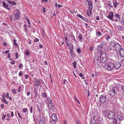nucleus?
Listing matches in <instances>:
<instances>
[{
	"label": "nucleus",
	"mask_w": 124,
	"mask_h": 124,
	"mask_svg": "<svg viewBox=\"0 0 124 124\" xmlns=\"http://www.w3.org/2000/svg\"><path fill=\"white\" fill-rule=\"evenodd\" d=\"M12 92L13 93H16V90L15 89H13L12 90Z\"/></svg>",
	"instance_id": "obj_45"
},
{
	"label": "nucleus",
	"mask_w": 124,
	"mask_h": 124,
	"mask_svg": "<svg viewBox=\"0 0 124 124\" xmlns=\"http://www.w3.org/2000/svg\"><path fill=\"white\" fill-rule=\"evenodd\" d=\"M26 20H27V22H28V23L29 24H30V21L28 20V18H26Z\"/></svg>",
	"instance_id": "obj_61"
},
{
	"label": "nucleus",
	"mask_w": 124,
	"mask_h": 124,
	"mask_svg": "<svg viewBox=\"0 0 124 124\" xmlns=\"http://www.w3.org/2000/svg\"><path fill=\"white\" fill-rule=\"evenodd\" d=\"M108 118L109 119H113V117L115 116V112L114 110H112L111 111L108 110Z\"/></svg>",
	"instance_id": "obj_4"
},
{
	"label": "nucleus",
	"mask_w": 124,
	"mask_h": 124,
	"mask_svg": "<svg viewBox=\"0 0 124 124\" xmlns=\"http://www.w3.org/2000/svg\"><path fill=\"white\" fill-rule=\"evenodd\" d=\"M2 2L3 6L6 9L9 10L10 9V5L7 4L4 1H3Z\"/></svg>",
	"instance_id": "obj_8"
},
{
	"label": "nucleus",
	"mask_w": 124,
	"mask_h": 124,
	"mask_svg": "<svg viewBox=\"0 0 124 124\" xmlns=\"http://www.w3.org/2000/svg\"><path fill=\"white\" fill-rule=\"evenodd\" d=\"M110 38V37L108 35H106V39L107 40H108Z\"/></svg>",
	"instance_id": "obj_42"
},
{
	"label": "nucleus",
	"mask_w": 124,
	"mask_h": 124,
	"mask_svg": "<svg viewBox=\"0 0 124 124\" xmlns=\"http://www.w3.org/2000/svg\"><path fill=\"white\" fill-rule=\"evenodd\" d=\"M108 50L110 53H111L112 54H114L115 52V51L114 49L112 48L111 47H109L108 49Z\"/></svg>",
	"instance_id": "obj_18"
},
{
	"label": "nucleus",
	"mask_w": 124,
	"mask_h": 124,
	"mask_svg": "<svg viewBox=\"0 0 124 124\" xmlns=\"http://www.w3.org/2000/svg\"><path fill=\"white\" fill-rule=\"evenodd\" d=\"M11 116L12 117H13L14 116V113L13 111H12L11 113Z\"/></svg>",
	"instance_id": "obj_62"
},
{
	"label": "nucleus",
	"mask_w": 124,
	"mask_h": 124,
	"mask_svg": "<svg viewBox=\"0 0 124 124\" xmlns=\"http://www.w3.org/2000/svg\"><path fill=\"white\" fill-rule=\"evenodd\" d=\"M24 26L25 27H24V29H25V31H26L27 30V26L25 25H24Z\"/></svg>",
	"instance_id": "obj_54"
},
{
	"label": "nucleus",
	"mask_w": 124,
	"mask_h": 124,
	"mask_svg": "<svg viewBox=\"0 0 124 124\" xmlns=\"http://www.w3.org/2000/svg\"><path fill=\"white\" fill-rule=\"evenodd\" d=\"M1 101L4 102L5 104H7L8 103V101L6 100V98H3L1 99Z\"/></svg>",
	"instance_id": "obj_27"
},
{
	"label": "nucleus",
	"mask_w": 124,
	"mask_h": 124,
	"mask_svg": "<svg viewBox=\"0 0 124 124\" xmlns=\"http://www.w3.org/2000/svg\"><path fill=\"white\" fill-rule=\"evenodd\" d=\"M78 38L80 40H82V36L81 34H80Z\"/></svg>",
	"instance_id": "obj_47"
},
{
	"label": "nucleus",
	"mask_w": 124,
	"mask_h": 124,
	"mask_svg": "<svg viewBox=\"0 0 124 124\" xmlns=\"http://www.w3.org/2000/svg\"><path fill=\"white\" fill-rule=\"evenodd\" d=\"M95 18L97 20H99V18L98 16H95Z\"/></svg>",
	"instance_id": "obj_58"
},
{
	"label": "nucleus",
	"mask_w": 124,
	"mask_h": 124,
	"mask_svg": "<svg viewBox=\"0 0 124 124\" xmlns=\"http://www.w3.org/2000/svg\"><path fill=\"white\" fill-rule=\"evenodd\" d=\"M21 86H19L17 89V91L19 93L21 92Z\"/></svg>",
	"instance_id": "obj_34"
},
{
	"label": "nucleus",
	"mask_w": 124,
	"mask_h": 124,
	"mask_svg": "<svg viewBox=\"0 0 124 124\" xmlns=\"http://www.w3.org/2000/svg\"><path fill=\"white\" fill-rule=\"evenodd\" d=\"M121 66V64L119 62H116L114 65V67L116 69H119Z\"/></svg>",
	"instance_id": "obj_9"
},
{
	"label": "nucleus",
	"mask_w": 124,
	"mask_h": 124,
	"mask_svg": "<svg viewBox=\"0 0 124 124\" xmlns=\"http://www.w3.org/2000/svg\"><path fill=\"white\" fill-rule=\"evenodd\" d=\"M106 42L105 41H102L101 42V44H102L104 45L106 44Z\"/></svg>",
	"instance_id": "obj_49"
},
{
	"label": "nucleus",
	"mask_w": 124,
	"mask_h": 124,
	"mask_svg": "<svg viewBox=\"0 0 124 124\" xmlns=\"http://www.w3.org/2000/svg\"><path fill=\"white\" fill-rule=\"evenodd\" d=\"M9 17L10 19V20L11 22H12V16L11 15H10L9 16Z\"/></svg>",
	"instance_id": "obj_52"
},
{
	"label": "nucleus",
	"mask_w": 124,
	"mask_h": 124,
	"mask_svg": "<svg viewBox=\"0 0 124 124\" xmlns=\"http://www.w3.org/2000/svg\"><path fill=\"white\" fill-rule=\"evenodd\" d=\"M15 63V62L14 61H12L11 62V64H14Z\"/></svg>",
	"instance_id": "obj_55"
},
{
	"label": "nucleus",
	"mask_w": 124,
	"mask_h": 124,
	"mask_svg": "<svg viewBox=\"0 0 124 124\" xmlns=\"http://www.w3.org/2000/svg\"><path fill=\"white\" fill-rule=\"evenodd\" d=\"M49 109L51 110L53 109L54 108L53 105L51 103H49Z\"/></svg>",
	"instance_id": "obj_22"
},
{
	"label": "nucleus",
	"mask_w": 124,
	"mask_h": 124,
	"mask_svg": "<svg viewBox=\"0 0 124 124\" xmlns=\"http://www.w3.org/2000/svg\"><path fill=\"white\" fill-rule=\"evenodd\" d=\"M87 1L88 2V5H91V4H93L92 2L90 0H87Z\"/></svg>",
	"instance_id": "obj_44"
},
{
	"label": "nucleus",
	"mask_w": 124,
	"mask_h": 124,
	"mask_svg": "<svg viewBox=\"0 0 124 124\" xmlns=\"http://www.w3.org/2000/svg\"><path fill=\"white\" fill-rule=\"evenodd\" d=\"M113 119V124H116L117 123V120L116 119Z\"/></svg>",
	"instance_id": "obj_33"
},
{
	"label": "nucleus",
	"mask_w": 124,
	"mask_h": 124,
	"mask_svg": "<svg viewBox=\"0 0 124 124\" xmlns=\"http://www.w3.org/2000/svg\"><path fill=\"white\" fill-rule=\"evenodd\" d=\"M34 83L35 85L36 86H39L40 83H41L36 78L35 79Z\"/></svg>",
	"instance_id": "obj_10"
},
{
	"label": "nucleus",
	"mask_w": 124,
	"mask_h": 124,
	"mask_svg": "<svg viewBox=\"0 0 124 124\" xmlns=\"http://www.w3.org/2000/svg\"><path fill=\"white\" fill-rule=\"evenodd\" d=\"M15 56L16 58V59H17L18 58V55L19 54L17 52H16L15 53Z\"/></svg>",
	"instance_id": "obj_41"
},
{
	"label": "nucleus",
	"mask_w": 124,
	"mask_h": 124,
	"mask_svg": "<svg viewBox=\"0 0 124 124\" xmlns=\"http://www.w3.org/2000/svg\"><path fill=\"white\" fill-rule=\"evenodd\" d=\"M13 43L14 45H15L16 46H18V44L16 43V40L15 39H14L13 40Z\"/></svg>",
	"instance_id": "obj_30"
},
{
	"label": "nucleus",
	"mask_w": 124,
	"mask_h": 124,
	"mask_svg": "<svg viewBox=\"0 0 124 124\" xmlns=\"http://www.w3.org/2000/svg\"><path fill=\"white\" fill-rule=\"evenodd\" d=\"M92 5L93 4L89 5V8L90 9V12L92 10V8H93V6H92Z\"/></svg>",
	"instance_id": "obj_37"
},
{
	"label": "nucleus",
	"mask_w": 124,
	"mask_h": 124,
	"mask_svg": "<svg viewBox=\"0 0 124 124\" xmlns=\"http://www.w3.org/2000/svg\"><path fill=\"white\" fill-rule=\"evenodd\" d=\"M23 67V65L21 63H20L18 65V67L19 68H21Z\"/></svg>",
	"instance_id": "obj_48"
},
{
	"label": "nucleus",
	"mask_w": 124,
	"mask_h": 124,
	"mask_svg": "<svg viewBox=\"0 0 124 124\" xmlns=\"http://www.w3.org/2000/svg\"><path fill=\"white\" fill-rule=\"evenodd\" d=\"M54 114H53L52 116V118L53 121V122H52L51 121H50V124H54Z\"/></svg>",
	"instance_id": "obj_21"
},
{
	"label": "nucleus",
	"mask_w": 124,
	"mask_h": 124,
	"mask_svg": "<svg viewBox=\"0 0 124 124\" xmlns=\"http://www.w3.org/2000/svg\"><path fill=\"white\" fill-rule=\"evenodd\" d=\"M106 96L105 95L102 94L100 97L99 101L101 103H105L106 101Z\"/></svg>",
	"instance_id": "obj_5"
},
{
	"label": "nucleus",
	"mask_w": 124,
	"mask_h": 124,
	"mask_svg": "<svg viewBox=\"0 0 124 124\" xmlns=\"http://www.w3.org/2000/svg\"><path fill=\"white\" fill-rule=\"evenodd\" d=\"M96 33L97 36L99 37H100L101 35V32L99 31H98L97 32L96 31Z\"/></svg>",
	"instance_id": "obj_31"
},
{
	"label": "nucleus",
	"mask_w": 124,
	"mask_h": 124,
	"mask_svg": "<svg viewBox=\"0 0 124 124\" xmlns=\"http://www.w3.org/2000/svg\"><path fill=\"white\" fill-rule=\"evenodd\" d=\"M70 45H71V46H70L69 48V49L70 51H71V52H73V46L72 44H70Z\"/></svg>",
	"instance_id": "obj_28"
},
{
	"label": "nucleus",
	"mask_w": 124,
	"mask_h": 124,
	"mask_svg": "<svg viewBox=\"0 0 124 124\" xmlns=\"http://www.w3.org/2000/svg\"><path fill=\"white\" fill-rule=\"evenodd\" d=\"M6 116V115H3V116H2V120H3L5 117Z\"/></svg>",
	"instance_id": "obj_60"
},
{
	"label": "nucleus",
	"mask_w": 124,
	"mask_h": 124,
	"mask_svg": "<svg viewBox=\"0 0 124 124\" xmlns=\"http://www.w3.org/2000/svg\"><path fill=\"white\" fill-rule=\"evenodd\" d=\"M39 124H46V123L44 120V118L42 117H40L39 118Z\"/></svg>",
	"instance_id": "obj_11"
},
{
	"label": "nucleus",
	"mask_w": 124,
	"mask_h": 124,
	"mask_svg": "<svg viewBox=\"0 0 124 124\" xmlns=\"http://www.w3.org/2000/svg\"><path fill=\"white\" fill-rule=\"evenodd\" d=\"M120 15L117 14H115V16L116 18L119 19H120Z\"/></svg>",
	"instance_id": "obj_29"
},
{
	"label": "nucleus",
	"mask_w": 124,
	"mask_h": 124,
	"mask_svg": "<svg viewBox=\"0 0 124 124\" xmlns=\"http://www.w3.org/2000/svg\"><path fill=\"white\" fill-rule=\"evenodd\" d=\"M114 47L115 50L116 52H119V50L122 48L121 45L119 44H118L117 43L116 44Z\"/></svg>",
	"instance_id": "obj_6"
},
{
	"label": "nucleus",
	"mask_w": 124,
	"mask_h": 124,
	"mask_svg": "<svg viewBox=\"0 0 124 124\" xmlns=\"http://www.w3.org/2000/svg\"><path fill=\"white\" fill-rule=\"evenodd\" d=\"M76 64H77L76 62L75 61L74 62L72 63V65H73V66L74 68H76Z\"/></svg>",
	"instance_id": "obj_36"
},
{
	"label": "nucleus",
	"mask_w": 124,
	"mask_h": 124,
	"mask_svg": "<svg viewBox=\"0 0 124 124\" xmlns=\"http://www.w3.org/2000/svg\"><path fill=\"white\" fill-rule=\"evenodd\" d=\"M77 52L78 54H80V53L81 52V50L79 48H77Z\"/></svg>",
	"instance_id": "obj_38"
},
{
	"label": "nucleus",
	"mask_w": 124,
	"mask_h": 124,
	"mask_svg": "<svg viewBox=\"0 0 124 124\" xmlns=\"http://www.w3.org/2000/svg\"><path fill=\"white\" fill-rule=\"evenodd\" d=\"M77 16L81 19H82L83 20L85 21V22H87L88 21V19L82 16L80 14H78L77 15Z\"/></svg>",
	"instance_id": "obj_16"
},
{
	"label": "nucleus",
	"mask_w": 124,
	"mask_h": 124,
	"mask_svg": "<svg viewBox=\"0 0 124 124\" xmlns=\"http://www.w3.org/2000/svg\"><path fill=\"white\" fill-rule=\"evenodd\" d=\"M113 12H111L109 13V15L107 16V17L109 19H110L111 20L114 21V20L113 19Z\"/></svg>",
	"instance_id": "obj_7"
},
{
	"label": "nucleus",
	"mask_w": 124,
	"mask_h": 124,
	"mask_svg": "<svg viewBox=\"0 0 124 124\" xmlns=\"http://www.w3.org/2000/svg\"><path fill=\"white\" fill-rule=\"evenodd\" d=\"M124 118V117L121 115L118 116L117 117V119L119 121L123 120Z\"/></svg>",
	"instance_id": "obj_17"
},
{
	"label": "nucleus",
	"mask_w": 124,
	"mask_h": 124,
	"mask_svg": "<svg viewBox=\"0 0 124 124\" xmlns=\"http://www.w3.org/2000/svg\"><path fill=\"white\" fill-rule=\"evenodd\" d=\"M8 57L9 58H11V55L10 54H8Z\"/></svg>",
	"instance_id": "obj_63"
},
{
	"label": "nucleus",
	"mask_w": 124,
	"mask_h": 124,
	"mask_svg": "<svg viewBox=\"0 0 124 124\" xmlns=\"http://www.w3.org/2000/svg\"><path fill=\"white\" fill-rule=\"evenodd\" d=\"M24 54L25 55L28 56L30 54V53L29 50L27 49L24 52Z\"/></svg>",
	"instance_id": "obj_24"
},
{
	"label": "nucleus",
	"mask_w": 124,
	"mask_h": 124,
	"mask_svg": "<svg viewBox=\"0 0 124 124\" xmlns=\"http://www.w3.org/2000/svg\"><path fill=\"white\" fill-rule=\"evenodd\" d=\"M41 95L42 97H43L44 98H46L47 96L46 93H42Z\"/></svg>",
	"instance_id": "obj_35"
},
{
	"label": "nucleus",
	"mask_w": 124,
	"mask_h": 124,
	"mask_svg": "<svg viewBox=\"0 0 124 124\" xmlns=\"http://www.w3.org/2000/svg\"><path fill=\"white\" fill-rule=\"evenodd\" d=\"M9 4L13 5H16V3L10 0H7Z\"/></svg>",
	"instance_id": "obj_19"
},
{
	"label": "nucleus",
	"mask_w": 124,
	"mask_h": 124,
	"mask_svg": "<svg viewBox=\"0 0 124 124\" xmlns=\"http://www.w3.org/2000/svg\"><path fill=\"white\" fill-rule=\"evenodd\" d=\"M120 55L123 57H124V49L122 48L119 50Z\"/></svg>",
	"instance_id": "obj_13"
},
{
	"label": "nucleus",
	"mask_w": 124,
	"mask_h": 124,
	"mask_svg": "<svg viewBox=\"0 0 124 124\" xmlns=\"http://www.w3.org/2000/svg\"><path fill=\"white\" fill-rule=\"evenodd\" d=\"M23 75V73L21 71H20L19 72V75L20 76H21Z\"/></svg>",
	"instance_id": "obj_56"
},
{
	"label": "nucleus",
	"mask_w": 124,
	"mask_h": 124,
	"mask_svg": "<svg viewBox=\"0 0 124 124\" xmlns=\"http://www.w3.org/2000/svg\"><path fill=\"white\" fill-rule=\"evenodd\" d=\"M9 94L8 93H6V97L8 98H9Z\"/></svg>",
	"instance_id": "obj_59"
},
{
	"label": "nucleus",
	"mask_w": 124,
	"mask_h": 124,
	"mask_svg": "<svg viewBox=\"0 0 124 124\" xmlns=\"http://www.w3.org/2000/svg\"><path fill=\"white\" fill-rule=\"evenodd\" d=\"M27 111L28 109L27 108H24L23 109L22 112H23L25 113Z\"/></svg>",
	"instance_id": "obj_39"
},
{
	"label": "nucleus",
	"mask_w": 124,
	"mask_h": 124,
	"mask_svg": "<svg viewBox=\"0 0 124 124\" xmlns=\"http://www.w3.org/2000/svg\"><path fill=\"white\" fill-rule=\"evenodd\" d=\"M111 3H108V4L107 5V7L108 8L110 9H111V8L113 7V6L111 4Z\"/></svg>",
	"instance_id": "obj_26"
},
{
	"label": "nucleus",
	"mask_w": 124,
	"mask_h": 124,
	"mask_svg": "<svg viewBox=\"0 0 124 124\" xmlns=\"http://www.w3.org/2000/svg\"><path fill=\"white\" fill-rule=\"evenodd\" d=\"M113 4L115 8H116L117 4H118V3H117V2L116 0H113Z\"/></svg>",
	"instance_id": "obj_20"
},
{
	"label": "nucleus",
	"mask_w": 124,
	"mask_h": 124,
	"mask_svg": "<svg viewBox=\"0 0 124 124\" xmlns=\"http://www.w3.org/2000/svg\"><path fill=\"white\" fill-rule=\"evenodd\" d=\"M108 110H106L102 111L103 115L105 117H107L108 118Z\"/></svg>",
	"instance_id": "obj_12"
},
{
	"label": "nucleus",
	"mask_w": 124,
	"mask_h": 124,
	"mask_svg": "<svg viewBox=\"0 0 124 124\" xmlns=\"http://www.w3.org/2000/svg\"><path fill=\"white\" fill-rule=\"evenodd\" d=\"M71 37L72 39L74 40L73 42H74V43L76 44H77L78 43V41L76 40L74 36L72 35H71Z\"/></svg>",
	"instance_id": "obj_23"
},
{
	"label": "nucleus",
	"mask_w": 124,
	"mask_h": 124,
	"mask_svg": "<svg viewBox=\"0 0 124 124\" xmlns=\"http://www.w3.org/2000/svg\"><path fill=\"white\" fill-rule=\"evenodd\" d=\"M94 47L93 46H90L89 48V50L90 51H91L93 50Z\"/></svg>",
	"instance_id": "obj_40"
},
{
	"label": "nucleus",
	"mask_w": 124,
	"mask_h": 124,
	"mask_svg": "<svg viewBox=\"0 0 124 124\" xmlns=\"http://www.w3.org/2000/svg\"><path fill=\"white\" fill-rule=\"evenodd\" d=\"M111 97L110 98H109V99H108V100L107 101L108 102V103H110L112 102V100H111Z\"/></svg>",
	"instance_id": "obj_43"
},
{
	"label": "nucleus",
	"mask_w": 124,
	"mask_h": 124,
	"mask_svg": "<svg viewBox=\"0 0 124 124\" xmlns=\"http://www.w3.org/2000/svg\"><path fill=\"white\" fill-rule=\"evenodd\" d=\"M74 98L75 99V100L76 101L78 102V103L79 104H80V102L77 99V98L76 97V96H74Z\"/></svg>",
	"instance_id": "obj_50"
},
{
	"label": "nucleus",
	"mask_w": 124,
	"mask_h": 124,
	"mask_svg": "<svg viewBox=\"0 0 124 124\" xmlns=\"http://www.w3.org/2000/svg\"><path fill=\"white\" fill-rule=\"evenodd\" d=\"M55 6L56 7H58V8L61 7L62 6L59 4H57V2L55 3Z\"/></svg>",
	"instance_id": "obj_32"
},
{
	"label": "nucleus",
	"mask_w": 124,
	"mask_h": 124,
	"mask_svg": "<svg viewBox=\"0 0 124 124\" xmlns=\"http://www.w3.org/2000/svg\"><path fill=\"white\" fill-rule=\"evenodd\" d=\"M29 77V76L28 75H26L25 77V78L26 79H28Z\"/></svg>",
	"instance_id": "obj_57"
},
{
	"label": "nucleus",
	"mask_w": 124,
	"mask_h": 124,
	"mask_svg": "<svg viewBox=\"0 0 124 124\" xmlns=\"http://www.w3.org/2000/svg\"><path fill=\"white\" fill-rule=\"evenodd\" d=\"M34 94L35 98H36H36L37 97V96L38 92H34Z\"/></svg>",
	"instance_id": "obj_46"
},
{
	"label": "nucleus",
	"mask_w": 124,
	"mask_h": 124,
	"mask_svg": "<svg viewBox=\"0 0 124 124\" xmlns=\"http://www.w3.org/2000/svg\"><path fill=\"white\" fill-rule=\"evenodd\" d=\"M122 89L123 92H124V86H123L122 87Z\"/></svg>",
	"instance_id": "obj_64"
},
{
	"label": "nucleus",
	"mask_w": 124,
	"mask_h": 124,
	"mask_svg": "<svg viewBox=\"0 0 124 124\" xmlns=\"http://www.w3.org/2000/svg\"><path fill=\"white\" fill-rule=\"evenodd\" d=\"M108 60L107 55L105 53H102L100 57V60L101 62L105 63Z\"/></svg>",
	"instance_id": "obj_2"
},
{
	"label": "nucleus",
	"mask_w": 124,
	"mask_h": 124,
	"mask_svg": "<svg viewBox=\"0 0 124 124\" xmlns=\"http://www.w3.org/2000/svg\"><path fill=\"white\" fill-rule=\"evenodd\" d=\"M116 43H117L114 40L111 41L110 43V46L113 47H115Z\"/></svg>",
	"instance_id": "obj_14"
},
{
	"label": "nucleus",
	"mask_w": 124,
	"mask_h": 124,
	"mask_svg": "<svg viewBox=\"0 0 124 124\" xmlns=\"http://www.w3.org/2000/svg\"><path fill=\"white\" fill-rule=\"evenodd\" d=\"M39 41V39L37 38H36L34 39V41L35 42H38Z\"/></svg>",
	"instance_id": "obj_53"
},
{
	"label": "nucleus",
	"mask_w": 124,
	"mask_h": 124,
	"mask_svg": "<svg viewBox=\"0 0 124 124\" xmlns=\"http://www.w3.org/2000/svg\"><path fill=\"white\" fill-rule=\"evenodd\" d=\"M67 80L65 79H64L63 81V84H66V83H67Z\"/></svg>",
	"instance_id": "obj_51"
},
{
	"label": "nucleus",
	"mask_w": 124,
	"mask_h": 124,
	"mask_svg": "<svg viewBox=\"0 0 124 124\" xmlns=\"http://www.w3.org/2000/svg\"><path fill=\"white\" fill-rule=\"evenodd\" d=\"M105 68L107 70L110 71H112L114 69V65L111 62H109L108 64L105 65Z\"/></svg>",
	"instance_id": "obj_3"
},
{
	"label": "nucleus",
	"mask_w": 124,
	"mask_h": 124,
	"mask_svg": "<svg viewBox=\"0 0 124 124\" xmlns=\"http://www.w3.org/2000/svg\"><path fill=\"white\" fill-rule=\"evenodd\" d=\"M91 124H96V123L94 119H91L90 121Z\"/></svg>",
	"instance_id": "obj_25"
},
{
	"label": "nucleus",
	"mask_w": 124,
	"mask_h": 124,
	"mask_svg": "<svg viewBox=\"0 0 124 124\" xmlns=\"http://www.w3.org/2000/svg\"><path fill=\"white\" fill-rule=\"evenodd\" d=\"M119 88L116 86H115L112 89H110L109 92V94L111 96H113L116 93L119 91Z\"/></svg>",
	"instance_id": "obj_1"
},
{
	"label": "nucleus",
	"mask_w": 124,
	"mask_h": 124,
	"mask_svg": "<svg viewBox=\"0 0 124 124\" xmlns=\"http://www.w3.org/2000/svg\"><path fill=\"white\" fill-rule=\"evenodd\" d=\"M16 14L15 15V17L16 19H17L19 18L20 16L19 12L18 10H16Z\"/></svg>",
	"instance_id": "obj_15"
}]
</instances>
